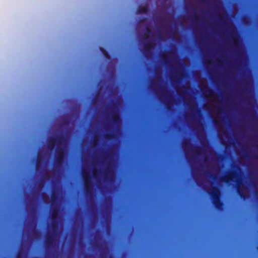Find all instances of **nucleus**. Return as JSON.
I'll use <instances>...</instances> for the list:
<instances>
[{"mask_svg":"<svg viewBox=\"0 0 258 258\" xmlns=\"http://www.w3.org/2000/svg\"><path fill=\"white\" fill-rule=\"evenodd\" d=\"M100 50L104 55V56L107 59L110 58V55L109 53V52L105 49L104 48L100 47Z\"/></svg>","mask_w":258,"mask_h":258,"instance_id":"nucleus-12","label":"nucleus"},{"mask_svg":"<svg viewBox=\"0 0 258 258\" xmlns=\"http://www.w3.org/2000/svg\"><path fill=\"white\" fill-rule=\"evenodd\" d=\"M93 176H94V177L96 178L97 173L95 172V171L93 172Z\"/></svg>","mask_w":258,"mask_h":258,"instance_id":"nucleus-27","label":"nucleus"},{"mask_svg":"<svg viewBox=\"0 0 258 258\" xmlns=\"http://www.w3.org/2000/svg\"><path fill=\"white\" fill-rule=\"evenodd\" d=\"M163 61H164V63L165 64H167L168 62V60L167 59V58L166 57H164L163 58Z\"/></svg>","mask_w":258,"mask_h":258,"instance_id":"nucleus-23","label":"nucleus"},{"mask_svg":"<svg viewBox=\"0 0 258 258\" xmlns=\"http://www.w3.org/2000/svg\"><path fill=\"white\" fill-rule=\"evenodd\" d=\"M218 18H219V20H220L221 21L224 22V19H225V17L223 15L220 14L218 16Z\"/></svg>","mask_w":258,"mask_h":258,"instance_id":"nucleus-17","label":"nucleus"},{"mask_svg":"<svg viewBox=\"0 0 258 258\" xmlns=\"http://www.w3.org/2000/svg\"><path fill=\"white\" fill-rule=\"evenodd\" d=\"M218 155L220 157H221L222 156L221 154H219Z\"/></svg>","mask_w":258,"mask_h":258,"instance_id":"nucleus-33","label":"nucleus"},{"mask_svg":"<svg viewBox=\"0 0 258 258\" xmlns=\"http://www.w3.org/2000/svg\"><path fill=\"white\" fill-rule=\"evenodd\" d=\"M146 19L145 18H142L140 20V22H143Z\"/></svg>","mask_w":258,"mask_h":258,"instance_id":"nucleus-28","label":"nucleus"},{"mask_svg":"<svg viewBox=\"0 0 258 258\" xmlns=\"http://www.w3.org/2000/svg\"><path fill=\"white\" fill-rule=\"evenodd\" d=\"M189 144V142L188 141H185L183 143V147L184 148H186L187 147V146Z\"/></svg>","mask_w":258,"mask_h":258,"instance_id":"nucleus-22","label":"nucleus"},{"mask_svg":"<svg viewBox=\"0 0 258 258\" xmlns=\"http://www.w3.org/2000/svg\"><path fill=\"white\" fill-rule=\"evenodd\" d=\"M110 258H114V257H112V256H111V257H110Z\"/></svg>","mask_w":258,"mask_h":258,"instance_id":"nucleus-34","label":"nucleus"},{"mask_svg":"<svg viewBox=\"0 0 258 258\" xmlns=\"http://www.w3.org/2000/svg\"><path fill=\"white\" fill-rule=\"evenodd\" d=\"M41 161V158L39 157H38L37 158L36 163V168L37 169L39 166V162Z\"/></svg>","mask_w":258,"mask_h":258,"instance_id":"nucleus-18","label":"nucleus"},{"mask_svg":"<svg viewBox=\"0 0 258 258\" xmlns=\"http://www.w3.org/2000/svg\"><path fill=\"white\" fill-rule=\"evenodd\" d=\"M171 100H170V99H168V100H167V108L168 109V108H169V104L171 103Z\"/></svg>","mask_w":258,"mask_h":258,"instance_id":"nucleus-24","label":"nucleus"},{"mask_svg":"<svg viewBox=\"0 0 258 258\" xmlns=\"http://www.w3.org/2000/svg\"><path fill=\"white\" fill-rule=\"evenodd\" d=\"M105 138L106 139L110 140L114 138V135L112 133L107 134L105 135Z\"/></svg>","mask_w":258,"mask_h":258,"instance_id":"nucleus-13","label":"nucleus"},{"mask_svg":"<svg viewBox=\"0 0 258 258\" xmlns=\"http://www.w3.org/2000/svg\"><path fill=\"white\" fill-rule=\"evenodd\" d=\"M194 18L195 20H196V19H197L198 17H197V16H196V15H195V16H194Z\"/></svg>","mask_w":258,"mask_h":258,"instance_id":"nucleus-29","label":"nucleus"},{"mask_svg":"<svg viewBox=\"0 0 258 258\" xmlns=\"http://www.w3.org/2000/svg\"><path fill=\"white\" fill-rule=\"evenodd\" d=\"M110 170L109 167H107L105 170V179L108 178V175L110 173Z\"/></svg>","mask_w":258,"mask_h":258,"instance_id":"nucleus-15","label":"nucleus"},{"mask_svg":"<svg viewBox=\"0 0 258 258\" xmlns=\"http://www.w3.org/2000/svg\"><path fill=\"white\" fill-rule=\"evenodd\" d=\"M238 174L234 171L228 172L226 175L221 178V180L227 184L230 183L231 182L234 181V179L237 177Z\"/></svg>","mask_w":258,"mask_h":258,"instance_id":"nucleus-5","label":"nucleus"},{"mask_svg":"<svg viewBox=\"0 0 258 258\" xmlns=\"http://www.w3.org/2000/svg\"><path fill=\"white\" fill-rule=\"evenodd\" d=\"M146 31L148 34H151V30L150 27L148 26L146 27Z\"/></svg>","mask_w":258,"mask_h":258,"instance_id":"nucleus-21","label":"nucleus"},{"mask_svg":"<svg viewBox=\"0 0 258 258\" xmlns=\"http://www.w3.org/2000/svg\"><path fill=\"white\" fill-rule=\"evenodd\" d=\"M207 95L212 96L214 95V91L208 87H206Z\"/></svg>","mask_w":258,"mask_h":258,"instance_id":"nucleus-14","label":"nucleus"},{"mask_svg":"<svg viewBox=\"0 0 258 258\" xmlns=\"http://www.w3.org/2000/svg\"><path fill=\"white\" fill-rule=\"evenodd\" d=\"M96 102V99H94L93 100V103H95Z\"/></svg>","mask_w":258,"mask_h":258,"instance_id":"nucleus-30","label":"nucleus"},{"mask_svg":"<svg viewBox=\"0 0 258 258\" xmlns=\"http://www.w3.org/2000/svg\"><path fill=\"white\" fill-rule=\"evenodd\" d=\"M148 11V7L146 6H140L137 9V12L140 14H145Z\"/></svg>","mask_w":258,"mask_h":258,"instance_id":"nucleus-11","label":"nucleus"},{"mask_svg":"<svg viewBox=\"0 0 258 258\" xmlns=\"http://www.w3.org/2000/svg\"><path fill=\"white\" fill-rule=\"evenodd\" d=\"M54 237L52 234L47 233L45 237V244L47 246H51L53 243Z\"/></svg>","mask_w":258,"mask_h":258,"instance_id":"nucleus-8","label":"nucleus"},{"mask_svg":"<svg viewBox=\"0 0 258 258\" xmlns=\"http://www.w3.org/2000/svg\"><path fill=\"white\" fill-rule=\"evenodd\" d=\"M197 112H201V110L200 109H198L197 110Z\"/></svg>","mask_w":258,"mask_h":258,"instance_id":"nucleus-31","label":"nucleus"},{"mask_svg":"<svg viewBox=\"0 0 258 258\" xmlns=\"http://www.w3.org/2000/svg\"><path fill=\"white\" fill-rule=\"evenodd\" d=\"M208 194L211 198L212 204L215 208L218 210H222L224 204L220 199V190L215 186H212L211 190L208 191Z\"/></svg>","mask_w":258,"mask_h":258,"instance_id":"nucleus-1","label":"nucleus"},{"mask_svg":"<svg viewBox=\"0 0 258 258\" xmlns=\"http://www.w3.org/2000/svg\"><path fill=\"white\" fill-rule=\"evenodd\" d=\"M237 44V41L235 40H234L233 44H234V46H236Z\"/></svg>","mask_w":258,"mask_h":258,"instance_id":"nucleus-26","label":"nucleus"},{"mask_svg":"<svg viewBox=\"0 0 258 258\" xmlns=\"http://www.w3.org/2000/svg\"><path fill=\"white\" fill-rule=\"evenodd\" d=\"M201 150V148L200 147H196L195 148V149L194 150V152L197 154L199 155V151Z\"/></svg>","mask_w":258,"mask_h":258,"instance_id":"nucleus-19","label":"nucleus"},{"mask_svg":"<svg viewBox=\"0 0 258 258\" xmlns=\"http://www.w3.org/2000/svg\"><path fill=\"white\" fill-rule=\"evenodd\" d=\"M16 258H22V257H21V252H18V254H17V255Z\"/></svg>","mask_w":258,"mask_h":258,"instance_id":"nucleus-25","label":"nucleus"},{"mask_svg":"<svg viewBox=\"0 0 258 258\" xmlns=\"http://www.w3.org/2000/svg\"><path fill=\"white\" fill-rule=\"evenodd\" d=\"M83 178L85 194L87 196L91 197L93 195L92 190V185L90 180L91 177L88 173L84 172L83 173Z\"/></svg>","mask_w":258,"mask_h":258,"instance_id":"nucleus-3","label":"nucleus"},{"mask_svg":"<svg viewBox=\"0 0 258 258\" xmlns=\"http://www.w3.org/2000/svg\"><path fill=\"white\" fill-rule=\"evenodd\" d=\"M240 180H237V192L238 195L240 196V197L243 199H245L246 198V195L243 191V190L240 187Z\"/></svg>","mask_w":258,"mask_h":258,"instance_id":"nucleus-9","label":"nucleus"},{"mask_svg":"<svg viewBox=\"0 0 258 258\" xmlns=\"http://www.w3.org/2000/svg\"><path fill=\"white\" fill-rule=\"evenodd\" d=\"M207 174H210V177L213 180H216V176L215 175H214L213 174H210V172H207Z\"/></svg>","mask_w":258,"mask_h":258,"instance_id":"nucleus-20","label":"nucleus"},{"mask_svg":"<svg viewBox=\"0 0 258 258\" xmlns=\"http://www.w3.org/2000/svg\"><path fill=\"white\" fill-rule=\"evenodd\" d=\"M244 155H245V157H248L247 153H245Z\"/></svg>","mask_w":258,"mask_h":258,"instance_id":"nucleus-32","label":"nucleus"},{"mask_svg":"<svg viewBox=\"0 0 258 258\" xmlns=\"http://www.w3.org/2000/svg\"><path fill=\"white\" fill-rule=\"evenodd\" d=\"M154 43L151 41H149L145 43L144 46V54L145 55H148L151 53L152 49L154 47Z\"/></svg>","mask_w":258,"mask_h":258,"instance_id":"nucleus-7","label":"nucleus"},{"mask_svg":"<svg viewBox=\"0 0 258 258\" xmlns=\"http://www.w3.org/2000/svg\"><path fill=\"white\" fill-rule=\"evenodd\" d=\"M64 156V148L62 147H57L56 150V154L55 156V168L53 171L55 172L56 170L59 169L63 163Z\"/></svg>","mask_w":258,"mask_h":258,"instance_id":"nucleus-2","label":"nucleus"},{"mask_svg":"<svg viewBox=\"0 0 258 258\" xmlns=\"http://www.w3.org/2000/svg\"><path fill=\"white\" fill-rule=\"evenodd\" d=\"M65 140V137L63 135H61L58 138L52 137L49 139L47 143L48 148L52 150L56 145L57 147L61 145L62 142Z\"/></svg>","mask_w":258,"mask_h":258,"instance_id":"nucleus-4","label":"nucleus"},{"mask_svg":"<svg viewBox=\"0 0 258 258\" xmlns=\"http://www.w3.org/2000/svg\"><path fill=\"white\" fill-rule=\"evenodd\" d=\"M120 121V118L118 114L113 113L112 116V121L114 124H117Z\"/></svg>","mask_w":258,"mask_h":258,"instance_id":"nucleus-10","label":"nucleus"},{"mask_svg":"<svg viewBox=\"0 0 258 258\" xmlns=\"http://www.w3.org/2000/svg\"><path fill=\"white\" fill-rule=\"evenodd\" d=\"M57 200V197L54 193L52 194L51 196V202L53 203L55 202Z\"/></svg>","mask_w":258,"mask_h":258,"instance_id":"nucleus-16","label":"nucleus"},{"mask_svg":"<svg viewBox=\"0 0 258 258\" xmlns=\"http://www.w3.org/2000/svg\"><path fill=\"white\" fill-rule=\"evenodd\" d=\"M58 217V210L57 208H53L52 210L51 219L52 220V227L55 228L56 227V220Z\"/></svg>","mask_w":258,"mask_h":258,"instance_id":"nucleus-6","label":"nucleus"}]
</instances>
